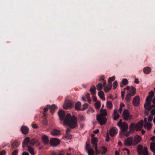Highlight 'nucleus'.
<instances>
[{"instance_id": "nucleus-1", "label": "nucleus", "mask_w": 155, "mask_h": 155, "mask_svg": "<svg viewBox=\"0 0 155 155\" xmlns=\"http://www.w3.org/2000/svg\"><path fill=\"white\" fill-rule=\"evenodd\" d=\"M60 120L61 121L64 120L63 124L64 125H68L69 128H67L66 130V134L69 133L71 129L75 128L78 125L77 118L74 115L71 116L69 113L67 114L64 111L60 110L58 113Z\"/></svg>"}, {"instance_id": "nucleus-2", "label": "nucleus", "mask_w": 155, "mask_h": 155, "mask_svg": "<svg viewBox=\"0 0 155 155\" xmlns=\"http://www.w3.org/2000/svg\"><path fill=\"white\" fill-rule=\"evenodd\" d=\"M142 140L141 137L137 135L134 137H129L125 139L124 144L125 146H130L137 145Z\"/></svg>"}, {"instance_id": "nucleus-3", "label": "nucleus", "mask_w": 155, "mask_h": 155, "mask_svg": "<svg viewBox=\"0 0 155 155\" xmlns=\"http://www.w3.org/2000/svg\"><path fill=\"white\" fill-rule=\"evenodd\" d=\"M122 120L120 119L119 121L117 123V125L120 127L121 131L123 132L127 131L128 129V126L127 124L125 123H123L122 124Z\"/></svg>"}, {"instance_id": "nucleus-4", "label": "nucleus", "mask_w": 155, "mask_h": 155, "mask_svg": "<svg viewBox=\"0 0 155 155\" xmlns=\"http://www.w3.org/2000/svg\"><path fill=\"white\" fill-rule=\"evenodd\" d=\"M97 120L100 125L105 124L107 122V119L106 117L101 116V114H97Z\"/></svg>"}, {"instance_id": "nucleus-5", "label": "nucleus", "mask_w": 155, "mask_h": 155, "mask_svg": "<svg viewBox=\"0 0 155 155\" xmlns=\"http://www.w3.org/2000/svg\"><path fill=\"white\" fill-rule=\"evenodd\" d=\"M60 143V140L57 138H53L50 140V145L52 147H55L58 145Z\"/></svg>"}, {"instance_id": "nucleus-6", "label": "nucleus", "mask_w": 155, "mask_h": 155, "mask_svg": "<svg viewBox=\"0 0 155 155\" xmlns=\"http://www.w3.org/2000/svg\"><path fill=\"white\" fill-rule=\"evenodd\" d=\"M122 115L124 119L125 120H128L129 118L131 119V117L130 116L129 112L127 110L125 109L124 110Z\"/></svg>"}, {"instance_id": "nucleus-7", "label": "nucleus", "mask_w": 155, "mask_h": 155, "mask_svg": "<svg viewBox=\"0 0 155 155\" xmlns=\"http://www.w3.org/2000/svg\"><path fill=\"white\" fill-rule=\"evenodd\" d=\"M90 147V145L89 144H88L87 142L86 143L85 150L87 152L89 155H94V151L91 148H90L88 150Z\"/></svg>"}, {"instance_id": "nucleus-8", "label": "nucleus", "mask_w": 155, "mask_h": 155, "mask_svg": "<svg viewBox=\"0 0 155 155\" xmlns=\"http://www.w3.org/2000/svg\"><path fill=\"white\" fill-rule=\"evenodd\" d=\"M74 104L70 101L68 100L66 101L63 105V107L64 109H68L69 108L72 107L74 105Z\"/></svg>"}, {"instance_id": "nucleus-9", "label": "nucleus", "mask_w": 155, "mask_h": 155, "mask_svg": "<svg viewBox=\"0 0 155 155\" xmlns=\"http://www.w3.org/2000/svg\"><path fill=\"white\" fill-rule=\"evenodd\" d=\"M143 121L141 120L139 121L135 125V130L137 131H139L141 130L143 124Z\"/></svg>"}, {"instance_id": "nucleus-10", "label": "nucleus", "mask_w": 155, "mask_h": 155, "mask_svg": "<svg viewBox=\"0 0 155 155\" xmlns=\"http://www.w3.org/2000/svg\"><path fill=\"white\" fill-rule=\"evenodd\" d=\"M133 103L135 106H137L140 104V97L139 96H136L133 99Z\"/></svg>"}, {"instance_id": "nucleus-11", "label": "nucleus", "mask_w": 155, "mask_h": 155, "mask_svg": "<svg viewBox=\"0 0 155 155\" xmlns=\"http://www.w3.org/2000/svg\"><path fill=\"white\" fill-rule=\"evenodd\" d=\"M30 138L29 137H27L25 138L23 142L22 143V147L24 148L26 146L27 147L28 144L30 143Z\"/></svg>"}, {"instance_id": "nucleus-12", "label": "nucleus", "mask_w": 155, "mask_h": 155, "mask_svg": "<svg viewBox=\"0 0 155 155\" xmlns=\"http://www.w3.org/2000/svg\"><path fill=\"white\" fill-rule=\"evenodd\" d=\"M21 130L22 134H27L28 133L29 129L27 127L23 126L21 127Z\"/></svg>"}, {"instance_id": "nucleus-13", "label": "nucleus", "mask_w": 155, "mask_h": 155, "mask_svg": "<svg viewBox=\"0 0 155 155\" xmlns=\"http://www.w3.org/2000/svg\"><path fill=\"white\" fill-rule=\"evenodd\" d=\"M152 99H150V98L147 97L146 99V103L144 104V107L146 108V107L149 105H151V103L152 101Z\"/></svg>"}, {"instance_id": "nucleus-14", "label": "nucleus", "mask_w": 155, "mask_h": 155, "mask_svg": "<svg viewBox=\"0 0 155 155\" xmlns=\"http://www.w3.org/2000/svg\"><path fill=\"white\" fill-rule=\"evenodd\" d=\"M47 106L49 109H50L51 112L52 114H53L55 111L57 106L55 104H53L51 106H50L49 105H48Z\"/></svg>"}, {"instance_id": "nucleus-15", "label": "nucleus", "mask_w": 155, "mask_h": 155, "mask_svg": "<svg viewBox=\"0 0 155 155\" xmlns=\"http://www.w3.org/2000/svg\"><path fill=\"white\" fill-rule=\"evenodd\" d=\"M41 138L44 144L48 143L49 139L47 136L44 135L42 136Z\"/></svg>"}, {"instance_id": "nucleus-16", "label": "nucleus", "mask_w": 155, "mask_h": 155, "mask_svg": "<svg viewBox=\"0 0 155 155\" xmlns=\"http://www.w3.org/2000/svg\"><path fill=\"white\" fill-rule=\"evenodd\" d=\"M60 132L59 130L55 129H54L51 131V134L54 136H57L60 134Z\"/></svg>"}, {"instance_id": "nucleus-17", "label": "nucleus", "mask_w": 155, "mask_h": 155, "mask_svg": "<svg viewBox=\"0 0 155 155\" xmlns=\"http://www.w3.org/2000/svg\"><path fill=\"white\" fill-rule=\"evenodd\" d=\"M109 133L110 136L113 137L117 134V132L115 128H113L110 130Z\"/></svg>"}, {"instance_id": "nucleus-18", "label": "nucleus", "mask_w": 155, "mask_h": 155, "mask_svg": "<svg viewBox=\"0 0 155 155\" xmlns=\"http://www.w3.org/2000/svg\"><path fill=\"white\" fill-rule=\"evenodd\" d=\"M100 114H98L101 115V116L105 117L107 115V111L106 109H102V108H101L100 110Z\"/></svg>"}, {"instance_id": "nucleus-19", "label": "nucleus", "mask_w": 155, "mask_h": 155, "mask_svg": "<svg viewBox=\"0 0 155 155\" xmlns=\"http://www.w3.org/2000/svg\"><path fill=\"white\" fill-rule=\"evenodd\" d=\"M151 71V68L149 67H146L143 68V72L146 74H149Z\"/></svg>"}, {"instance_id": "nucleus-20", "label": "nucleus", "mask_w": 155, "mask_h": 155, "mask_svg": "<svg viewBox=\"0 0 155 155\" xmlns=\"http://www.w3.org/2000/svg\"><path fill=\"white\" fill-rule=\"evenodd\" d=\"M143 147L141 145H139L137 147V152L139 155H141L143 153Z\"/></svg>"}, {"instance_id": "nucleus-21", "label": "nucleus", "mask_w": 155, "mask_h": 155, "mask_svg": "<svg viewBox=\"0 0 155 155\" xmlns=\"http://www.w3.org/2000/svg\"><path fill=\"white\" fill-rule=\"evenodd\" d=\"M91 143L93 144V147H94L97 146V138L93 137L91 140Z\"/></svg>"}, {"instance_id": "nucleus-22", "label": "nucleus", "mask_w": 155, "mask_h": 155, "mask_svg": "<svg viewBox=\"0 0 155 155\" xmlns=\"http://www.w3.org/2000/svg\"><path fill=\"white\" fill-rule=\"evenodd\" d=\"M98 95L100 98L103 101L105 100V98L104 97V94L102 91H99L98 93Z\"/></svg>"}, {"instance_id": "nucleus-23", "label": "nucleus", "mask_w": 155, "mask_h": 155, "mask_svg": "<svg viewBox=\"0 0 155 155\" xmlns=\"http://www.w3.org/2000/svg\"><path fill=\"white\" fill-rule=\"evenodd\" d=\"M96 88L95 86L93 85L90 89V91L91 94L92 95H95L96 93Z\"/></svg>"}, {"instance_id": "nucleus-24", "label": "nucleus", "mask_w": 155, "mask_h": 155, "mask_svg": "<svg viewBox=\"0 0 155 155\" xmlns=\"http://www.w3.org/2000/svg\"><path fill=\"white\" fill-rule=\"evenodd\" d=\"M19 144L18 141L16 140H15L12 143L11 147L12 148H15L18 147L19 146Z\"/></svg>"}, {"instance_id": "nucleus-25", "label": "nucleus", "mask_w": 155, "mask_h": 155, "mask_svg": "<svg viewBox=\"0 0 155 155\" xmlns=\"http://www.w3.org/2000/svg\"><path fill=\"white\" fill-rule=\"evenodd\" d=\"M150 147L151 151L153 152H155V143L151 142L150 144Z\"/></svg>"}, {"instance_id": "nucleus-26", "label": "nucleus", "mask_w": 155, "mask_h": 155, "mask_svg": "<svg viewBox=\"0 0 155 155\" xmlns=\"http://www.w3.org/2000/svg\"><path fill=\"white\" fill-rule=\"evenodd\" d=\"M134 96L130 93H127L125 97V100L127 102H129L130 101V98L131 96Z\"/></svg>"}, {"instance_id": "nucleus-27", "label": "nucleus", "mask_w": 155, "mask_h": 155, "mask_svg": "<svg viewBox=\"0 0 155 155\" xmlns=\"http://www.w3.org/2000/svg\"><path fill=\"white\" fill-rule=\"evenodd\" d=\"M144 127H147V130H149L151 129L152 127V125L149 122L148 123H145Z\"/></svg>"}, {"instance_id": "nucleus-28", "label": "nucleus", "mask_w": 155, "mask_h": 155, "mask_svg": "<svg viewBox=\"0 0 155 155\" xmlns=\"http://www.w3.org/2000/svg\"><path fill=\"white\" fill-rule=\"evenodd\" d=\"M27 147L28 151L32 155H35L34 150L32 147L29 146H27Z\"/></svg>"}, {"instance_id": "nucleus-29", "label": "nucleus", "mask_w": 155, "mask_h": 155, "mask_svg": "<svg viewBox=\"0 0 155 155\" xmlns=\"http://www.w3.org/2000/svg\"><path fill=\"white\" fill-rule=\"evenodd\" d=\"M81 106V103L80 102L78 101L75 104V109L77 110H80V107Z\"/></svg>"}, {"instance_id": "nucleus-30", "label": "nucleus", "mask_w": 155, "mask_h": 155, "mask_svg": "<svg viewBox=\"0 0 155 155\" xmlns=\"http://www.w3.org/2000/svg\"><path fill=\"white\" fill-rule=\"evenodd\" d=\"M131 91H130V93L132 94V95H134L135 94L136 92V89L133 86H131L130 88Z\"/></svg>"}, {"instance_id": "nucleus-31", "label": "nucleus", "mask_w": 155, "mask_h": 155, "mask_svg": "<svg viewBox=\"0 0 155 155\" xmlns=\"http://www.w3.org/2000/svg\"><path fill=\"white\" fill-rule=\"evenodd\" d=\"M134 129H135V125L133 123L131 124L130 125V131H133L134 130Z\"/></svg>"}, {"instance_id": "nucleus-32", "label": "nucleus", "mask_w": 155, "mask_h": 155, "mask_svg": "<svg viewBox=\"0 0 155 155\" xmlns=\"http://www.w3.org/2000/svg\"><path fill=\"white\" fill-rule=\"evenodd\" d=\"M114 120H116L117 119H118L119 118L120 115L118 114H117V112L115 110L114 111Z\"/></svg>"}, {"instance_id": "nucleus-33", "label": "nucleus", "mask_w": 155, "mask_h": 155, "mask_svg": "<svg viewBox=\"0 0 155 155\" xmlns=\"http://www.w3.org/2000/svg\"><path fill=\"white\" fill-rule=\"evenodd\" d=\"M155 108V104H153V105H149L146 107V108H145L146 110H147L148 111H149L151 110L152 108Z\"/></svg>"}, {"instance_id": "nucleus-34", "label": "nucleus", "mask_w": 155, "mask_h": 155, "mask_svg": "<svg viewBox=\"0 0 155 155\" xmlns=\"http://www.w3.org/2000/svg\"><path fill=\"white\" fill-rule=\"evenodd\" d=\"M142 155H148V152L147 150V148L146 147L144 148L143 150Z\"/></svg>"}, {"instance_id": "nucleus-35", "label": "nucleus", "mask_w": 155, "mask_h": 155, "mask_svg": "<svg viewBox=\"0 0 155 155\" xmlns=\"http://www.w3.org/2000/svg\"><path fill=\"white\" fill-rule=\"evenodd\" d=\"M97 90L99 91H101V90L102 89L103 85L101 83H99L97 86Z\"/></svg>"}, {"instance_id": "nucleus-36", "label": "nucleus", "mask_w": 155, "mask_h": 155, "mask_svg": "<svg viewBox=\"0 0 155 155\" xmlns=\"http://www.w3.org/2000/svg\"><path fill=\"white\" fill-rule=\"evenodd\" d=\"M154 92L153 91H151L148 93L149 95L147 97L150 98V99H152V97L154 95Z\"/></svg>"}, {"instance_id": "nucleus-37", "label": "nucleus", "mask_w": 155, "mask_h": 155, "mask_svg": "<svg viewBox=\"0 0 155 155\" xmlns=\"http://www.w3.org/2000/svg\"><path fill=\"white\" fill-rule=\"evenodd\" d=\"M101 149L102 150V151L101 153L102 154H104L107 153V149L105 146H102L101 147Z\"/></svg>"}, {"instance_id": "nucleus-38", "label": "nucleus", "mask_w": 155, "mask_h": 155, "mask_svg": "<svg viewBox=\"0 0 155 155\" xmlns=\"http://www.w3.org/2000/svg\"><path fill=\"white\" fill-rule=\"evenodd\" d=\"M95 106L97 109H100L101 106L100 102L99 101H97L95 104Z\"/></svg>"}, {"instance_id": "nucleus-39", "label": "nucleus", "mask_w": 155, "mask_h": 155, "mask_svg": "<svg viewBox=\"0 0 155 155\" xmlns=\"http://www.w3.org/2000/svg\"><path fill=\"white\" fill-rule=\"evenodd\" d=\"M115 79V77L113 76L112 77H110L109 78L108 82L109 84H111L112 82L114 81Z\"/></svg>"}, {"instance_id": "nucleus-40", "label": "nucleus", "mask_w": 155, "mask_h": 155, "mask_svg": "<svg viewBox=\"0 0 155 155\" xmlns=\"http://www.w3.org/2000/svg\"><path fill=\"white\" fill-rule=\"evenodd\" d=\"M122 83L126 86L128 84V81L127 79H124L122 81Z\"/></svg>"}, {"instance_id": "nucleus-41", "label": "nucleus", "mask_w": 155, "mask_h": 155, "mask_svg": "<svg viewBox=\"0 0 155 155\" xmlns=\"http://www.w3.org/2000/svg\"><path fill=\"white\" fill-rule=\"evenodd\" d=\"M107 107L110 109L111 108L113 107L112 103L110 101H107Z\"/></svg>"}, {"instance_id": "nucleus-42", "label": "nucleus", "mask_w": 155, "mask_h": 155, "mask_svg": "<svg viewBox=\"0 0 155 155\" xmlns=\"http://www.w3.org/2000/svg\"><path fill=\"white\" fill-rule=\"evenodd\" d=\"M88 107V105L87 104L85 103L83 105V107L81 108L80 110L83 111L85 110Z\"/></svg>"}, {"instance_id": "nucleus-43", "label": "nucleus", "mask_w": 155, "mask_h": 155, "mask_svg": "<svg viewBox=\"0 0 155 155\" xmlns=\"http://www.w3.org/2000/svg\"><path fill=\"white\" fill-rule=\"evenodd\" d=\"M36 142V140L35 138H33L31 140L30 139V144L31 145H33L35 144Z\"/></svg>"}, {"instance_id": "nucleus-44", "label": "nucleus", "mask_w": 155, "mask_h": 155, "mask_svg": "<svg viewBox=\"0 0 155 155\" xmlns=\"http://www.w3.org/2000/svg\"><path fill=\"white\" fill-rule=\"evenodd\" d=\"M111 89V86H110V87L108 86H106L104 88V90L106 93H107L108 91Z\"/></svg>"}, {"instance_id": "nucleus-45", "label": "nucleus", "mask_w": 155, "mask_h": 155, "mask_svg": "<svg viewBox=\"0 0 155 155\" xmlns=\"http://www.w3.org/2000/svg\"><path fill=\"white\" fill-rule=\"evenodd\" d=\"M113 88L114 89H115L116 88V87L117 86V85H118V83H117V81H114V82L113 83Z\"/></svg>"}, {"instance_id": "nucleus-46", "label": "nucleus", "mask_w": 155, "mask_h": 155, "mask_svg": "<svg viewBox=\"0 0 155 155\" xmlns=\"http://www.w3.org/2000/svg\"><path fill=\"white\" fill-rule=\"evenodd\" d=\"M41 123L43 125L46 126L48 124V121L46 120L45 119L42 120Z\"/></svg>"}, {"instance_id": "nucleus-47", "label": "nucleus", "mask_w": 155, "mask_h": 155, "mask_svg": "<svg viewBox=\"0 0 155 155\" xmlns=\"http://www.w3.org/2000/svg\"><path fill=\"white\" fill-rule=\"evenodd\" d=\"M94 149L95 150L96 153V154H100V152L97 149V146H96L94 147Z\"/></svg>"}, {"instance_id": "nucleus-48", "label": "nucleus", "mask_w": 155, "mask_h": 155, "mask_svg": "<svg viewBox=\"0 0 155 155\" xmlns=\"http://www.w3.org/2000/svg\"><path fill=\"white\" fill-rule=\"evenodd\" d=\"M125 92L124 91H122L121 92V97L122 100H123L124 99V95Z\"/></svg>"}, {"instance_id": "nucleus-49", "label": "nucleus", "mask_w": 155, "mask_h": 155, "mask_svg": "<svg viewBox=\"0 0 155 155\" xmlns=\"http://www.w3.org/2000/svg\"><path fill=\"white\" fill-rule=\"evenodd\" d=\"M18 150H15L12 153V155H17Z\"/></svg>"}, {"instance_id": "nucleus-50", "label": "nucleus", "mask_w": 155, "mask_h": 155, "mask_svg": "<svg viewBox=\"0 0 155 155\" xmlns=\"http://www.w3.org/2000/svg\"><path fill=\"white\" fill-rule=\"evenodd\" d=\"M6 153V151L4 150L0 151V155H5Z\"/></svg>"}, {"instance_id": "nucleus-51", "label": "nucleus", "mask_w": 155, "mask_h": 155, "mask_svg": "<svg viewBox=\"0 0 155 155\" xmlns=\"http://www.w3.org/2000/svg\"><path fill=\"white\" fill-rule=\"evenodd\" d=\"M150 113L151 115H155V109H152Z\"/></svg>"}, {"instance_id": "nucleus-52", "label": "nucleus", "mask_w": 155, "mask_h": 155, "mask_svg": "<svg viewBox=\"0 0 155 155\" xmlns=\"http://www.w3.org/2000/svg\"><path fill=\"white\" fill-rule=\"evenodd\" d=\"M123 150L126 151V152H127V154L128 155H130V150L128 149H127V148H124L123 149Z\"/></svg>"}, {"instance_id": "nucleus-53", "label": "nucleus", "mask_w": 155, "mask_h": 155, "mask_svg": "<svg viewBox=\"0 0 155 155\" xmlns=\"http://www.w3.org/2000/svg\"><path fill=\"white\" fill-rule=\"evenodd\" d=\"M92 99L94 102H96L97 101V98L96 96L95 95H93Z\"/></svg>"}, {"instance_id": "nucleus-54", "label": "nucleus", "mask_w": 155, "mask_h": 155, "mask_svg": "<svg viewBox=\"0 0 155 155\" xmlns=\"http://www.w3.org/2000/svg\"><path fill=\"white\" fill-rule=\"evenodd\" d=\"M35 144H36L37 146H38L40 145V143L38 140H36V142H35Z\"/></svg>"}, {"instance_id": "nucleus-55", "label": "nucleus", "mask_w": 155, "mask_h": 155, "mask_svg": "<svg viewBox=\"0 0 155 155\" xmlns=\"http://www.w3.org/2000/svg\"><path fill=\"white\" fill-rule=\"evenodd\" d=\"M105 81L104 80V76H102V77H101L100 79H99V81Z\"/></svg>"}, {"instance_id": "nucleus-56", "label": "nucleus", "mask_w": 155, "mask_h": 155, "mask_svg": "<svg viewBox=\"0 0 155 155\" xmlns=\"http://www.w3.org/2000/svg\"><path fill=\"white\" fill-rule=\"evenodd\" d=\"M148 120L149 121H151L153 120V117L150 116H149Z\"/></svg>"}, {"instance_id": "nucleus-57", "label": "nucleus", "mask_w": 155, "mask_h": 155, "mask_svg": "<svg viewBox=\"0 0 155 155\" xmlns=\"http://www.w3.org/2000/svg\"><path fill=\"white\" fill-rule=\"evenodd\" d=\"M134 82L135 83L137 84H138L139 83V81L138 79L135 78L134 81Z\"/></svg>"}, {"instance_id": "nucleus-58", "label": "nucleus", "mask_w": 155, "mask_h": 155, "mask_svg": "<svg viewBox=\"0 0 155 155\" xmlns=\"http://www.w3.org/2000/svg\"><path fill=\"white\" fill-rule=\"evenodd\" d=\"M99 131V130L98 129H97V130L93 131V132L95 134H97Z\"/></svg>"}, {"instance_id": "nucleus-59", "label": "nucleus", "mask_w": 155, "mask_h": 155, "mask_svg": "<svg viewBox=\"0 0 155 155\" xmlns=\"http://www.w3.org/2000/svg\"><path fill=\"white\" fill-rule=\"evenodd\" d=\"M32 127L34 129H36L38 128V126L36 124H32Z\"/></svg>"}, {"instance_id": "nucleus-60", "label": "nucleus", "mask_w": 155, "mask_h": 155, "mask_svg": "<svg viewBox=\"0 0 155 155\" xmlns=\"http://www.w3.org/2000/svg\"><path fill=\"white\" fill-rule=\"evenodd\" d=\"M110 140V138L108 134H107L106 136V141L107 142H108Z\"/></svg>"}, {"instance_id": "nucleus-61", "label": "nucleus", "mask_w": 155, "mask_h": 155, "mask_svg": "<svg viewBox=\"0 0 155 155\" xmlns=\"http://www.w3.org/2000/svg\"><path fill=\"white\" fill-rule=\"evenodd\" d=\"M48 109L49 108L48 107H45L44 109V112H46L48 111Z\"/></svg>"}, {"instance_id": "nucleus-62", "label": "nucleus", "mask_w": 155, "mask_h": 155, "mask_svg": "<svg viewBox=\"0 0 155 155\" xmlns=\"http://www.w3.org/2000/svg\"><path fill=\"white\" fill-rule=\"evenodd\" d=\"M87 99L89 103L91 104V99L90 97H88V98H87Z\"/></svg>"}, {"instance_id": "nucleus-63", "label": "nucleus", "mask_w": 155, "mask_h": 155, "mask_svg": "<svg viewBox=\"0 0 155 155\" xmlns=\"http://www.w3.org/2000/svg\"><path fill=\"white\" fill-rule=\"evenodd\" d=\"M155 140V136H153L152 137L150 138V140H152L153 141H154Z\"/></svg>"}, {"instance_id": "nucleus-64", "label": "nucleus", "mask_w": 155, "mask_h": 155, "mask_svg": "<svg viewBox=\"0 0 155 155\" xmlns=\"http://www.w3.org/2000/svg\"><path fill=\"white\" fill-rule=\"evenodd\" d=\"M22 155H30L29 153L27 152H24L22 153Z\"/></svg>"}]
</instances>
